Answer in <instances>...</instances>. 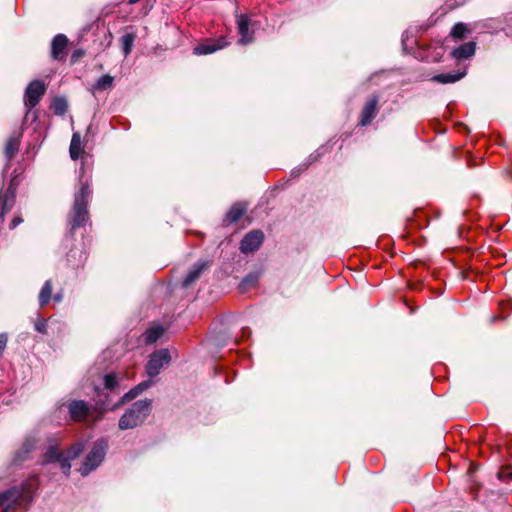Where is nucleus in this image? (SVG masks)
<instances>
[{
	"instance_id": "nucleus-19",
	"label": "nucleus",
	"mask_w": 512,
	"mask_h": 512,
	"mask_svg": "<svg viewBox=\"0 0 512 512\" xmlns=\"http://www.w3.org/2000/svg\"><path fill=\"white\" fill-rule=\"evenodd\" d=\"M14 204V195L9 191L0 193V215L4 216Z\"/></svg>"
},
{
	"instance_id": "nucleus-4",
	"label": "nucleus",
	"mask_w": 512,
	"mask_h": 512,
	"mask_svg": "<svg viewBox=\"0 0 512 512\" xmlns=\"http://www.w3.org/2000/svg\"><path fill=\"white\" fill-rule=\"evenodd\" d=\"M29 498V492L19 488H12L0 494V505L5 506L3 512H10L27 502Z\"/></svg>"
},
{
	"instance_id": "nucleus-1",
	"label": "nucleus",
	"mask_w": 512,
	"mask_h": 512,
	"mask_svg": "<svg viewBox=\"0 0 512 512\" xmlns=\"http://www.w3.org/2000/svg\"><path fill=\"white\" fill-rule=\"evenodd\" d=\"M91 193L92 191L90 189L89 181L81 180L80 190L75 194L74 205L70 219V225L72 229L84 226L85 223L88 221L89 217L87 204Z\"/></svg>"
},
{
	"instance_id": "nucleus-11",
	"label": "nucleus",
	"mask_w": 512,
	"mask_h": 512,
	"mask_svg": "<svg viewBox=\"0 0 512 512\" xmlns=\"http://www.w3.org/2000/svg\"><path fill=\"white\" fill-rule=\"evenodd\" d=\"M238 33L240 35L239 43L247 44L253 40V32L249 31V17L246 14H240L237 16Z\"/></svg>"
},
{
	"instance_id": "nucleus-20",
	"label": "nucleus",
	"mask_w": 512,
	"mask_h": 512,
	"mask_svg": "<svg viewBox=\"0 0 512 512\" xmlns=\"http://www.w3.org/2000/svg\"><path fill=\"white\" fill-rule=\"evenodd\" d=\"M152 385V381L150 380H147V381H143L142 383H140L139 385H137L135 388L131 389L129 392H127L123 398H122V402H126V401H130L132 399H134L135 397H137L141 392H143L144 390H146L147 388H149L150 386Z\"/></svg>"
},
{
	"instance_id": "nucleus-32",
	"label": "nucleus",
	"mask_w": 512,
	"mask_h": 512,
	"mask_svg": "<svg viewBox=\"0 0 512 512\" xmlns=\"http://www.w3.org/2000/svg\"><path fill=\"white\" fill-rule=\"evenodd\" d=\"M6 343H7V337L5 334H0V357L2 356V353L6 347Z\"/></svg>"
},
{
	"instance_id": "nucleus-23",
	"label": "nucleus",
	"mask_w": 512,
	"mask_h": 512,
	"mask_svg": "<svg viewBox=\"0 0 512 512\" xmlns=\"http://www.w3.org/2000/svg\"><path fill=\"white\" fill-rule=\"evenodd\" d=\"M136 39L135 33H126L121 37L122 49L125 56H128L132 50L134 41Z\"/></svg>"
},
{
	"instance_id": "nucleus-8",
	"label": "nucleus",
	"mask_w": 512,
	"mask_h": 512,
	"mask_svg": "<svg viewBox=\"0 0 512 512\" xmlns=\"http://www.w3.org/2000/svg\"><path fill=\"white\" fill-rule=\"evenodd\" d=\"M264 235L261 231L249 232L241 241L240 250L243 253L256 251L262 244Z\"/></svg>"
},
{
	"instance_id": "nucleus-16",
	"label": "nucleus",
	"mask_w": 512,
	"mask_h": 512,
	"mask_svg": "<svg viewBox=\"0 0 512 512\" xmlns=\"http://www.w3.org/2000/svg\"><path fill=\"white\" fill-rule=\"evenodd\" d=\"M247 206L244 203H235L226 214L225 221L228 223L237 222L246 212Z\"/></svg>"
},
{
	"instance_id": "nucleus-29",
	"label": "nucleus",
	"mask_w": 512,
	"mask_h": 512,
	"mask_svg": "<svg viewBox=\"0 0 512 512\" xmlns=\"http://www.w3.org/2000/svg\"><path fill=\"white\" fill-rule=\"evenodd\" d=\"M499 309L502 313L501 318H507L509 316V312L512 311V299L501 300L499 302Z\"/></svg>"
},
{
	"instance_id": "nucleus-26",
	"label": "nucleus",
	"mask_w": 512,
	"mask_h": 512,
	"mask_svg": "<svg viewBox=\"0 0 512 512\" xmlns=\"http://www.w3.org/2000/svg\"><path fill=\"white\" fill-rule=\"evenodd\" d=\"M112 85H113V77H111L110 75H103L97 80L94 88L96 90L103 91V90H107V89L111 88Z\"/></svg>"
},
{
	"instance_id": "nucleus-13",
	"label": "nucleus",
	"mask_w": 512,
	"mask_h": 512,
	"mask_svg": "<svg viewBox=\"0 0 512 512\" xmlns=\"http://www.w3.org/2000/svg\"><path fill=\"white\" fill-rule=\"evenodd\" d=\"M69 412L74 421H84L89 414V407L82 400H75L69 404Z\"/></svg>"
},
{
	"instance_id": "nucleus-5",
	"label": "nucleus",
	"mask_w": 512,
	"mask_h": 512,
	"mask_svg": "<svg viewBox=\"0 0 512 512\" xmlns=\"http://www.w3.org/2000/svg\"><path fill=\"white\" fill-rule=\"evenodd\" d=\"M107 444L104 441L96 442L92 450L87 455L80 472L83 476H86L93 469L98 467L102 462L106 453Z\"/></svg>"
},
{
	"instance_id": "nucleus-7",
	"label": "nucleus",
	"mask_w": 512,
	"mask_h": 512,
	"mask_svg": "<svg viewBox=\"0 0 512 512\" xmlns=\"http://www.w3.org/2000/svg\"><path fill=\"white\" fill-rule=\"evenodd\" d=\"M46 92L45 84L40 80L32 81L26 88L24 103L29 109L35 107Z\"/></svg>"
},
{
	"instance_id": "nucleus-6",
	"label": "nucleus",
	"mask_w": 512,
	"mask_h": 512,
	"mask_svg": "<svg viewBox=\"0 0 512 512\" xmlns=\"http://www.w3.org/2000/svg\"><path fill=\"white\" fill-rule=\"evenodd\" d=\"M171 361L170 353L167 349H160L153 353L146 365V372L148 376H157L161 369Z\"/></svg>"
},
{
	"instance_id": "nucleus-31",
	"label": "nucleus",
	"mask_w": 512,
	"mask_h": 512,
	"mask_svg": "<svg viewBox=\"0 0 512 512\" xmlns=\"http://www.w3.org/2000/svg\"><path fill=\"white\" fill-rule=\"evenodd\" d=\"M85 55V51L83 49H76L75 51H73L72 55H71V63L72 64H75L77 63L82 57H84Z\"/></svg>"
},
{
	"instance_id": "nucleus-36",
	"label": "nucleus",
	"mask_w": 512,
	"mask_h": 512,
	"mask_svg": "<svg viewBox=\"0 0 512 512\" xmlns=\"http://www.w3.org/2000/svg\"><path fill=\"white\" fill-rule=\"evenodd\" d=\"M54 300L56 302H60L62 300V295L60 293L55 294Z\"/></svg>"
},
{
	"instance_id": "nucleus-25",
	"label": "nucleus",
	"mask_w": 512,
	"mask_h": 512,
	"mask_svg": "<svg viewBox=\"0 0 512 512\" xmlns=\"http://www.w3.org/2000/svg\"><path fill=\"white\" fill-rule=\"evenodd\" d=\"M52 110L56 115H63L68 108L67 101L64 98H55L51 105Z\"/></svg>"
},
{
	"instance_id": "nucleus-18",
	"label": "nucleus",
	"mask_w": 512,
	"mask_h": 512,
	"mask_svg": "<svg viewBox=\"0 0 512 512\" xmlns=\"http://www.w3.org/2000/svg\"><path fill=\"white\" fill-rule=\"evenodd\" d=\"M465 76V72H449L435 75L433 80L442 84L454 83Z\"/></svg>"
},
{
	"instance_id": "nucleus-34",
	"label": "nucleus",
	"mask_w": 512,
	"mask_h": 512,
	"mask_svg": "<svg viewBox=\"0 0 512 512\" xmlns=\"http://www.w3.org/2000/svg\"><path fill=\"white\" fill-rule=\"evenodd\" d=\"M46 323L47 322H36L35 329L40 333L46 332Z\"/></svg>"
},
{
	"instance_id": "nucleus-2",
	"label": "nucleus",
	"mask_w": 512,
	"mask_h": 512,
	"mask_svg": "<svg viewBox=\"0 0 512 512\" xmlns=\"http://www.w3.org/2000/svg\"><path fill=\"white\" fill-rule=\"evenodd\" d=\"M151 410V401L148 399L135 402L120 418L121 430L133 429L142 424Z\"/></svg>"
},
{
	"instance_id": "nucleus-10",
	"label": "nucleus",
	"mask_w": 512,
	"mask_h": 512,
	"mask_svg": "<svg viewBox=\"0 0 512 512\" xmlns=\"http://www.w3.org/2000/svg\"><path fill=\"white\" fill-rule=\"evenodd\" d=\"M378 98L376 96L371 97L364 105L360 115V125H368L377 114Z\"/></svg>"
},
{
	"instance_id": "nucleus-14",
	"label": "nucleus",
	"mask_w": 512,
	"mask_h": 512,
	"mask_svg": "<svg viewBox=\"0 0 512 512\" xmlns=\"http://www.w3.org/2000/svg\"><path fill=\"white\" fill-rule=\"evenodd\" d=\"M209 266L208 262L200 261L197 262L192 269L187 273L186 277L183 280V286L188 287L192 285L195 281L199 279L201 274L205 269H207Z\"/></svg>"
},
{
	"instance_id": "nucleus-24",
	"label": "nucleus",
	"mask_w": 512,
	"mask_h": 512,
	"mask_svg": "<svg viewBox=\"0 0 512 512\" xmlns=\"http://www.w3.org/2000/svg\"><path fill=\"white\" fill-rule=\"evenodd\" d=\"M35 446V441L34 440H30V439H27L20 451L16 454V460L17 461H24L26 459V454H28L30 451H32V449L34 448Z\"/></svg>"
},
{
	"instance_id": "nucleus-27",
	"label": "nucleus",
	"mask_w": 512,
	"mask_h": 512,
	"mask_svg": "<svg viewBox=\"0 0 512 512\" xmlns=\"http://www.w3.org/2000/svg\"><path fill=\"white\" fill-rule=\"evenodd\" d=\"M468 32V28L464 23H457L451 30V36L455 39H463Z\"/></svg>"
},
{
	"instance_id": "nucleus-35",
	"label": "nucleus",
	"mask_w": 512,
	"mask_h": 512,
	"mask_svg": "<svg viewBox=\"0 0 512 512\" xmlns=\"http://www.w3.org/2000/svg\"><path fill=\"white\" fill-rule=\"evenodd\" d=\"M254 282H256V276H253V275H249L248 277H246L243 281V284H253Z\"/></svg>"
},
{
	"instance_id": "nucleus-9",
	"label": "nucleus",
	"mask_w": 512,
	"mask_h": 512,
	"mask_svg": "<svg viewBox=\"0 0 512 512\" xmlns=\"http://www.w3.org/2000/svg\"><path fill=\"white\" fill-rule=\"evenodd\" d=\"M68 38L64 34H57L51 43V56L54 60L62 61L65 59V52L68 46Z\"/></svg>"
},
{
	"instance_id": "nucleus-37",
	"label": "nucleus",
	"mask_w": 512,
	"mask_h": 512,
	"mask_svg": "<svg viewBox=\"0 0 512 512\" xmlns=\"http://www.w3.org/2000/svg\"><path fill=\"white\" fill-rule=\"evenodd\" d=\"M140 0H129V3L130 4H135V3H138Z\"/></svg>"
},
{
	"instance_id": "nucleus-22",
	"label": "nucleus",
	"mask_w": 512,
	"mask_h": 512,
	"mask_svg": "<svg viewBox=\"0 0 512 512\" xmlns=\"http://www.w3.org/2000/svg\"><path fill=\"white\" fill-rule=\"evenodd\" d=\"M51 294H52V283L50 280H47L44 283V285L40 291V294H39V303L41 306L46 305L50 301Z\"/></svg>"
},
{
	"instance_id": "nucleus-28",
	"label": "nucleus",
	"mask_w": 512,
	"mask_h": 512,
	"mask_svg": "<svg viewBox=\"0 0 512 512\" xmlns=\"http://www.w3.org/2000/svg\"><path fill=\"white\" fill-rule=\"evenodd\" d=\"M19 142L16 138H10L5 146V152L7 157L10 159L14 156L16 151L18 150Z\"/></svg>"
},
{
	"instance_id": "nucleus-30",
	"label": "nucleus",
	"mask_w": 512,
	"mask_h": 512,
	"mask_svg": "<svg viewBox=\"0 0 512 512\" xmlns=\"http://www.w3.org/2000/svg\"><path fill=\"white\" fill-rule=\"evenodd\" d=\"M104 385L107 389H114L117 385L116 376L115 374H107L104 377Z\"/></svg>"
},
{
	"instance_id": "nucleus-21",
	"label": "nucleus",
	"mask_w": 512,
	"mask_h": 512,
	"mask_svg": "<svg viewBox=\"0 0 512 512\" xmlns=\"http://www.w3.org/2000/svg\"><path fill=\"white\" fill-rule=\"evenodd\" d=\"M165 331H166V328H164L162 326H156V327L149 329L145 334L146 343L150 344V343L156 342L159 338H161L163 336Z\"/></svg>"
},
{
	"instance_id": "nucleus-33",
	"label": "nucleus",
	"mask_w": 512,
	"mask_h": 512,
	"mask_svg": "<svg viewBox=\"0 0 512 512\" xmlns=\"http://www.w3.org/2000/svg\"><path fill=\"white\" fill-rule=\"evenodd\" d=\"M22 222H23V219L20 216H15L10 223V228L14 229Z\"/></svg>"
},
{
	"instance_id": "nucleus-12",
	"label": "nucleus",
	"mask_w": 512,
	"mask_h": 512,
	"mask_svg": "<svg viewBox=\"0 0 512 512\" xmlns=\"http://www.w3.org/2000/svg\"><path fill=\"white\" fill-rule=\"evenodd\" d=\"M228 45V42L224 38L217 40H211L206 43H202L194 48V54L196 55H207L213 53L219 49H222Z\"/></svg>"
},
{
	"instance_id": "nucleus-15",
	"label": "nucleus",
	"mask_w": 512,
	"mask_h": 512,
	"mask_svg": "<svg viewBox=\"0 0 512 512\" xmlns=\"http://www.w3.org/2000/svg\"><path fill=\"white\" fill-rule=\"evenodd\" d=\"M475 53V43L467 42L452 51V56L457 60H463L471 57Z\"/></svg>"
},
{
	"instance_id": "nucleus-17",
	"label": "nucleus",
	"mask_w": 512,
	"mask_h": 512,
	"mask_svg": "<svg viewBox=\"0 0 512 512\" xmlns=\"http://www.w3.org/2000/svg\"><path fill=\"white\" fill-rule=\"evenodd\" d=\"M70 157L73 160H77L81 154L83 153V145L81 136L79 133H74L71 139L70 147H69Z\"/></svg>"
},
{
	"instance_id": "nucleus-3",
	"label": "nucleus",
	"mask_w": 512,
	"mask_h": 512,
	"mask_svg": "<svg viewBox=\"0 0 512 512\" xmlns=\"http://www.w3.org/2000/svg\"><path fill=\"white\" fill-rule=\"evenodd\" d=\"M83 447L82 443H76L68 449L66 454H63L57 447L52 446L46 452V462H58L62 471L68 474L71 468L70 460L76 458L82 452Z\"/></svg>"
},
{
	"instance_id": "nucleus-38",
	"label": "nucleus",
	"mask_w": 512,
	"mask_h": 512,
	"mask_svg": "<svg viewBox=\"0 0 512 512\" xmlns=\"http://www.w3.org/2000/svg\"><path fill=\"white\" fill-rule=\"evenodd\" d=\"M511 478H512V472H511Z\"/></svg>"
}]
</instances>
